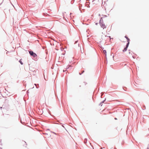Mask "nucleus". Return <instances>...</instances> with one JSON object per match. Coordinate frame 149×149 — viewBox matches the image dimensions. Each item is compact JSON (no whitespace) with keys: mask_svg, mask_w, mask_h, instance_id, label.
I'll use <instances>...</instances> for the list:
<instances>
[{"mask_svg":"<svg viewBox=\"0 0 149 149\" xmlns=\"http://www.w3.org/2000/svg\"><path fill=\"white\" fill-rule=\"evenodd\" d=\"M105 17H107V16H104L103 17H102L100 20V25L101 27L103 28V29L106 28V26L105 25V24L103 22V18H104Z\"/></svg>","mask_w":149,"mask_h":149,"instance_id":"1","label":"nucleus"},{"mask_svg":"<svg viewBox=\"0 0 149 149\" xmlns=\"http://www.w3.org/2000/svg\"><path fill=\"white\" fill-rule=\"evenodd\" d=\"M29 53L31 55L34 57H36L37 56L36 54L32 51H29Z\"/></svg>","mask_w":149,"mask_h":149,"instance_id":"2","label":"nucleus"},{"mask_svg":"<svg viewBox=\"0 0 149 149\" xmlns=\"http://www.w3.org/2000/svg\"><path fill=\"white\" fill-rule=\"evenodd\" d=\"M129 42H128L127 44L126 45V47H125L124 49L123 50V52H125L127 51V48L129 46Z\"/></svg>","mask_w":149,"mask_h":149,"instance_id":"3","label":"nucleus"},{"mask_svg":"<svg viewBox=\"0 0 149 149\" xmlns=\"http://www.w3.org/2000/svg\"><path fill=\"white\" fill-rule=\"evenodd\" d=\"M103 51L104 53V54L105 55H106V54H107V52H106V50H103Z\"/></svg>","mask_w":149,"mask_h":149,"instance_id":"4","label":"nucleus"},{"mask_svg":"<svg viewBox=\"0 0 149 149\" xmlns=\"http://www.w3.org/2000/svg\"><path fill=\"white\" fill-rule=\"evenodd\" d=\"M19 62L21 64L23 65V63L21 61V59L19 61Z\"/></svg>","mask_w":149,"mask_h":149,"instance_id":"5","label":"nucleus"},{"mask_svg":"<svg viewBox=\"0 0 149 149\" xmlns=\"http://www.w3.org/2000/svg\"><path fill=\"white\" fill-rule=\"evenodd\" d=\"M127 41L128 42H128H129V43H130V42H129L130 39L129 38H127Z\"/></svg>","mask_w":149,"mask_h":149,"instance_id":"6","label":"nucleus"},{"mask_svg":"<svg viewBox=\"0 0 149 149\" xmlns=\"http://www.w3.org/2000/svg\"><path fill=\"white\" fill-rule=\"evenodd\" d=\"M125 38H126V39H127V38H128V37H127L126 36H125Z\"/></svg>","mask_w":149,"mask_h":149,"instance_id":"7","label":"nucleus"},{"mask_svg":"<svg viewBox=\"0 0 149 149\" xmlns=\"http://www.w3.org/2000/svg\"><path fill=\"white\" fill-rule=\"evenodd\" d=\"M79 74H80V75H81V73H79Z\"/></svg>","mask_w":149,"mask_h":149,"instance_id":"8","label":"nucleus"},{"mask_svg":"<svg viewBox=\"0 0 149 149\" xmlns=\"http://www.w3.org/2000/svg\"><path fill=\"white\" fill-rule=\"evenodd\" d=\"M97 23H96V25H97Z\"/></svg>","mask_w":149,"mask_h":149,"instance_id":"9","label":"nucleus"}]
</instances>
